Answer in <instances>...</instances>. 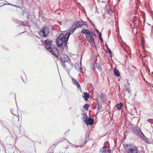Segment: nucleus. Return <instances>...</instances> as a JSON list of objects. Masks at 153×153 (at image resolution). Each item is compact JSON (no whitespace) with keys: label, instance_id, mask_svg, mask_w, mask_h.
<instances>
[{"label":"nucleus","instance_id":"obj_29","mask_svg":"<svg viewBox=\"0 0 153 153\" xmlns=\"http://www.w3.org/2000/svg\"><path fill=\"white\" fill-rule=\"evenodd\" d=\"M87 19H88V21L90 22V23L91 24V25L93 26L94 27L95 26V25L93 23V22H92L91 21L90 19L88 17L87 18Z\"/></svg>","mask_w":153,"mask_h":153},{"label":"nucleus","instance_id":"obj_15","mask_svg":"<svg viewBox=\"0 0 153 153\" xmlns=\"http://www.w3.org/2000/svg\"><path fill=\"white\" fill-rule=\"evenodd\" d=\"M106 146H104L103 147L100 149L99 151L100 153H105L106 152Z\"/></svg>","mask_w":153,"mask_h":153},{"label":"nucleus","instance_id":"obj_52","mask_svg":"<svg viewBox=\"0 0 153 153\" xmlns=\"http://www.w3.org/2000/svg\"><path fill=\"white\" fill-rule=\"evenodd\" d=\"M143 57L145 58V56H144Z\"/></svg>","mask_w":153,"mask_h":153},{"label":"nucleus","instance_id":"obj_8","mask_svg":"<svg viewBox=\"0 0 153 153\" xmlns=\"http://www.w3.org/2000/svg\"><path fill=\"white\" fill-rule=\"evenodd\" d=\"M71 80L73 83L81 91V89L80 84L79 82L77 81L73 77H72L71 78Z\"/></svg>","mask_w":153,"mask_h":153},{"label":"nucleus","instance_id":"obj_43","mask_svg":"<svg viewBox=\"0 0 153 153\" xmlns=\"http://www.w3.org/2000/svg\"><path fill=\"white\" fill-rule=\"evenodd\" d=\"M28 22H27L26 23V25L27 26H28L29 25V24L28 23Z\"/></svg>","mask_w":153,"mask_h":153},{"label":"nucleus","instance_id":"obj_35","mask_svg":"<svg viewBox=\"0 0 153 153\" xmlns=\"http://www.w3.org/2000/svg\"><path fill=\"white\" fill-rule=\"evenodd\" d=\"M107 152L108 153H111V150L110 149H108L106 150V152Z\"/></svg>","mask_w":153,"mask_h":153},{"label":"nucleus","instance_id":"obj_38","mask_svg":"<svg viewBox=\"0 0 153 153\" xmlns=\"http://www.w3.org/2000/svg\"><path fill=\"white\" fill-rule=\"evenodd\" d=\"M138 8H137V9L136 10L135 12L134 13V14L135 15H137V10H138Z\"/></svg>","mask_w":153,"mask_h":153},{"label":"nucleus","instance_id":"obj_55","mask_svg":"<svg viewBox=\"0 0 153 153\" xmlns=\"http://www.w3.org/2000/svg\"><path fill=\"white\" fill-rule=\"evenodd\" d=\"M110 101L109 102L110 103Z\"/></svg>","mask_w":153,"mask_h":153},{"label":"nucleus","instance_id":"obj_51","mask_svg":"<svg viewBox=\"0 0 153 153\" xmlns=\"http://www.w3.org/2000/svg\"><path fill=\"white\" fill-rule=\"evenodd\" d=\"M60 153H65L61 152H60Z\"/></svg>","mask_w":153,"mask_h":153},{"label":"nucleus","instance_id":"obj_26","mask_svg":"<svg viewBox=\"0 0 153 153\" xmlns=\"http://www.w3.org/2000/svg\"><path fill=\"white\" fill-rule=\"evenodd\" d=\"M64 140H60L59 142H57L56 143H55L54 144L53 146V147L54 148H55L56 146L59 144V143H61L63 141H64Z\"/></svg>","mask_w":153,"mask_h":153},{"label":"nucleus","instance_id":"obj_44","mask_svg":"<svg viewBox=\"0 0 153 153\" xmlns=\"http://www.w3.org/2000/svg\"><path fill=\"white\" fill-rule=\"evenodd\" d=\"M14 6L15 7H19V8H21V7H20V6H16V5H14Z\"/></svg>","mask_w":153,"mask_h":153},{"label":"nucleus","instance_id":"obj_16","mask_svg":"<svg viewBox=\"0 0 153 153\" xmlns=\"http://www.w3.org/2000/svg\"><path fill=\"white\" fill-rule=\"evenodd\" d=\"M81 32L83 33H85L88 35L90 34L91 32L87 29H83L82 30Z\"/></svg>","mask_w":153,"mask_h":153},{"label":"nucleus","instance_id":"obj_34","mask_svg":"<svg viewBox=\"0 0 153 153\" xmlns=\"http://www.w3.org/2000/svg\"><path fill=\"white\" fill-rule=\"evenodd\" d=\"M91 34L92 36L93 35L94 36H96V35L94 32H91Z\"/></svg>","mask_w":153,"mask_h":153},{"label":"nucleus","instance_id":"obj_13","mask_svg":"<svg viewBox=\"0 0 153 153\" xmlns=\"http://www.w3.org/2000/svg\"><path fill=\"white\" fill-rule=\"evenodd\" d=\"M82 97L85 100H87L89 97V94L87 92H84L83 94V95L82 96Z\"/></svg>","mask_w":153,"mask_h":153},{"label":"nucleus","instance_id":"obj_31","mask_svg":"<svg viewBox=\"0 0 153 153\" xmlns=\"http://www.w3.org/2000/svg\"><path fill=\"white\" fill-rule=\"evenodd\" d=\"M113 13V12L112 10H111L110 9H109L108 10H107V13L108 14H111Z\"/></svg>","mask_w":153,"mask_h":153},{"label":"nucleus","instance_id":"obj_20","mask_svg":"<svg viewBox=\"0 0 153 153\" xmlns=\"http://www.w3.org/2000/svg\"><path fill=\"white\" fill-rule=\"evenodd\" d=\"M88 138L89 137H88V136H86L85 140L84 141V143L81 144V146H80V147L81 148H82L83 146H84L86 143L88 141Z\"/></svg>","mask_w":153,"mask_h":153},{"label":"nucleus","instance_id":"obj_48","mask_svg":"<svg viewBox=\"0 0 153 153\" xmlns=\"http://www.w3.org/2000/svg\"><path fill=\"white\" fill-rule=\"evenodd\" d=\"M94 29H95V30L96 31V30H97V29L96 28H95Z\"/></svg>","mask_w":153,"mask_h":153},{"label":"nucleus","instance_id":"obj_17","mask_svg":"<svg viewBox=\"0 0 153 153\" xmlns=\"http://www.w3.org/2000/svg\"><path fill=\"white\" fill-rule=\"evenodd\" d=\"M143 136L142 135L140 138H141L146 143H149V140L147 139V138L145 136L144 134H143Z\"/></svg>","mask_w":153,"mask_h":153},{"label":"nucleus","instance_id":"obj_32","mask_svg":"<svg viewBox=\"0 0 153 153\" xmlns=\"http://www.w3.org/2000/svg\"><path fill=\"white\" fill-rule=\"evenodd\" d=\"M87 22H86L83 21L82 20V26L84 25H87Z\"/></svg>","mask_w":153,"mask_h":153},{"label":"nucleus","instance_id":"obj_39","mask_svg":"<svg viewBox=\"0 0 153 153\" xmlns=\"http://www.w3.org/2000/svg\"><path fill=\"white\" fill-rule=\"evenodd\" d=\"M98 35H99V38H100V37H102V34H101V33H99L98 34Z\"/></svg>","mask_w":153,"mask_h":153},{"label":"nucleus","instance_id":"obj_53","mask_svg":"<svg viewBox=\"0 0 153 153\" xmlns=\"http://www.w3.org/2000/svg\"><path fill=\"white\" fill-rule=\"evenodd\" d=\"M141 75H143V74L141 73Z\"/></svg>","mask_w":153,"mask_h":153},{"label":"nucleus","instance_id":"obj_10","mask_svg":"<svg viewBox=\"0 0 153 153\" xmlns=\"http://www.w3.org/2000/svg\"><path fill=\"white\" fill-rule=\"evenodd\" d=\"M74 31L71 27L69 28V31L65 34V36L67 37V40H68L71 34L73 33Z\"/></svg>","mask_w":153,"mask_h":153},{"label":"nucleus","instance_id":"obj_54","mask_svg":"<svg viewBox=\"0 0 153 153\" xmlns=\"http://www.w3.org/2000/svg\"><path fill=\"white\" fill-rule=\"evenodd\" d=\"M110 101L109 102L110 103Z\"/></svg>","mask_w":153,"mask_h":153},{"label":"nucleus","instance_id":"obj_4","mask_svg":"<svg viewBox=\"0 0 153 153\" xmlns=\"http://www.w3.org/2000/svg\"><path fill=\"white\" fill-rule=\"evenodd\" d=\"M125 146L127 147L126 151L127 153H138V149L137 146L134 145L126 144Z\"/></svg>","mask_w":153,"mask_h":153},{"label":"nucleus","instance_id":"obj_6","mask_svg":"<svg viewBox=\"0 0 153 153\" xmlns=\"http://www.w3.org/2000/svg\"><path fill=\"white\" fill-rule=\"evenodd\" d=\"M132 132L136 136H138L140 137L143 135V134L142 132L141 131L140 129L138 127H135L134 128L132 129Z\"/></svg>","mask_w":153,"mask_h":153},{"label":"nucleus","instance_id":"obj_11","mask_svg":"<svg viewBox=\"0 0 153 153\" xmlns=\"http://www.w3.org/2000/svg\"><path fill=\"white\" fill-rule=\"evenodd\" d=\"M81 66V63L80 62V67ZM75 67L76 69L79 70L80 71V72H81L82 74H83V72L82 71L81 68V67H79V65L78 63H76L75 65Z\"/></svg>","mask_w":153,"mask_h":153},{"label":"nucleus","instance_id":"obj_2","mask_svg":"<svg viewBox=\"0 0 153 153\" xmlns=\"http://www.w3.org/2000/svg\"><path fill=\"white\" fill-rule=\"evenodd\" d=\"M57 59H59L60 62L62 67L66 69V66L65 62H68V64L71 65V67L72 68L73 64L70 61V58L68 56L65 54L62 53L59 54V57L58 56V59L56 57Z\"/></svg>","mask_w":153,"mask_h":153},{"label":"nucleus","instance_id":"obj_7","mask_svg":"<svg viewBox=\"0 0 153 153\" xmlns=\"http://www.w3.org/2000/svg\"><path fill=\"white\" fill-rule=\"evenodd\" d=\"M85 36L87 39L88 41L90 43H94V39L93 36L90 34L87 36L86 35H85Z\"/></svg>","mask_w":153,"mask_h":153},{"label":"nucleus","instance_id":"obj_50","mask_svg":"<svg viewBox=\"0 0 153 153\" xmlns=\"http://www.w3.org/2000/svg\"><path fill=\"white\" fill-rule=\"evenodd\" d=\"M62 49H64V47H63H63H62Z\"/></svg>","mask_w":153,"mask_h":153},{"label":"nucleus","instance_id":"obj_33","mask_svg":"<svg viewBox=\"0 0 153 153\" xmlns=\"http://www.w3.org/2000/svg\"><path fill=\"white\" fill-rule=\"evenodd\" d=\"M20 24L21 25H22L23 26H26V25L25 24L23 21H21L20 22Z\"/></svg>","mask_w":153,"mask_h":153},{"label":"nucleus","instance_id":"obj_12","mask_svg":"<svg viewBox=\"0 0 153 153\" xmlns=\"http://www.w3.org/2000/svg\"><path fill=\"white\" fill-rule=\"evenodd\" d=\"M114 74L116 76L118 77H119L120 76V74L118 71L117 70V69L116 68H114Z\"/></svg>","mask_w":153,"mask_h":153},{"label":"nucleus","instance_id":"obj_30","mask_svg":"<svg viewBox=\"0 0 153 153\" xmlns=\"http://www.w3.org/2000/svg\"><path fill=\"white\" fill-rule=\"evenodd\" d=\"M83 114L84 116V117H83V118L85 119L84 121L85 122L88 119V117L87 115L85 114Z\"/></svg>","mask_w":153,"mask_h":153},{"label":"nucleus","instance_id":"obj_46","mask_svg":"<svg viewBox=\"0 0 153 153\" xmlns=\"http://www.w3.org/2000/svg\"><path fill=\"white\" fill-rule=\"evenodd\" d=\"M68 132H68V131H67L65 132V134H66L67 133V134H68Z\"/></svg>","mask_w":153,"mask_h":153},{"label":"nucleus","instance_id":"obj_41","mask_svg":"<svg viewBox=\"0 0 153 153\" xmlns=\"http://www.w3.org/2000/svg\"><path fill=\"white\" fill-rule=\"evenodd\" d=\"M96 102H97V103L98 106H99V103H98V100L97 99L96 100Z\"/></svg>","mask_w":153,"mask_h":153},{"label":"nucleus","instance_id":"obj_27","mask_svg":"<svg viewBox=\"0 0 153 153\" xmlns=\"http://www.w3.org/2000/svg\"><path fill=\"white\" fill-rule=\"evenodd\" d=\"M64 139L65 140H67V141L69 143H70V144H71V145H72V146H73V147H75L76 148H77V147H78V146H80H80H81V145H79V146H77V145H76L73 144H72V143H70L68 140H66V139Z\"/></svg>","mask_w":153,"mask_h":153},{"label":"nucleus","instance_id":"obj_36","mask_svg":"<svg viewBox=\"0 0 153 153\" xmlns=\"http://www.w3.org/2000/svg\"><path fill=\"white\" fill-rule=\"evenodd\" d=\"M135 1L136 5L140 2V1L139 0H136Z\"/></svg>","mask_w":153,"mask_h":153},{"label":"nucleus","instance_id":"obj_28","mask_svg":"<svg viewBox=\"0 0 153 153\" xmlns=\"http://www.w3.org/2000/svg\"><path fill=\"white\" fill-rule=\"evenodd\" d=\"M141 45H144L145 44V40L143 36L141 37Z\"/></svg>","mask_w":153,"mask_h":153},{"label":"nucleus","instance_id":"obj_1","mask_svg":"<svg viewBox=\"0 0 153 153\" xmlns=\"http://www.w3.org/2000/svg\"><path fill=\"white\" fill-rule=\"evenodd\" d=\"M53 41L49 39H47L45 41V47L49 52H50L53 55L58 59L59 55V51L58 49L54 47L52 45Z\"/></svg>","mask_w":153,"mask_h":153},{"label":"nucleus","instance_id":"obj_21","mask_svg":"<svg viewBox=\"0 0 153 153\" xmlns=\"http://www.w3.org/2000/svg\"><path fill=\"white\" fill-rule=\"evenodd\" d=\"M105 94L104 93H102L101 94L100 96V99L102 101H104L105 100Z\"/></svg>","mask_w":153,"mask_h":153},{"label":"nucleus","instance_id":"obj_18","mask_svg":"<svg viewBox=\"0 0 153 153\" xmlns=\"http://www.w3.org/2000/svg\"><path fill=\"white\" fill-rule=\"evenodd\" d=\"M127 82L128 83V85H126L125 86V87L126 88V91H127L128 93H129L131 91L130 88L129 86L130 83H128V81Z\"/></svg>","mask_w":153,"mask_h":153},{"label":"nucleus","instance_id":"obj_49","mask_svg":"<svg viewBox=\"0 0 153 153\" xmlns=\"http://www.w3.org/2000/svg\"><path fill=\"white\" fill-rule=\"evenodd\" d=\"M25 32V31L23 32H21V33H23L24 32Z\"/></svg>","mask_w":153,"mask_h":153},{"label":"nucleus","instance_id":"obj_45","mask_svg":"<svg viewBox=\"0 0 153 153\" xmlns=\"http://www.w3.org/2000/svg\"><path fill=\"white\" fill-rule=\"evenodd\" d=\"M97 32V33L98 34L99 33H100V31L98 30H96V31Z\"/></svg>","mask_w":153,"mask_h":153},{"label":"nucleus","instance_id":"obj_47","mask_svg":"<svg viewBox=\"0 0 153 153\" xmlns=\"http://www.w3.org/2000/svg\"><path fill=\"white\" fill-rule=\"evenodd\" d=\"M9 5H12V6H14V5H13L12 4H10Z\"/></svg>","mask_w":153,"mask_h":153},{"label":"nucleus","instance_id":"obj_3","mask_svg":"<svg viewBox=\"0 0 153 153\" xmlns=\"http://www.w3.org/2000/svg\"><path fill=\"white\" fill-rule=\"evenodd\" d=\"M67 39V37L64 33L60 34L56 40L57 46L60 47L62 46L64 43V46L66 48H68L67 42L68 40Z\"/></svg>","mask_w":153,"mask_h":153},{"label":"nucleus","instance_id":"obj_25","mask_svg":"<svg viewBox=\"0 0 153 153\" xmlns=\"http://www.w3.org/2000/svg\"><path fill=\"white\" fill-rule=\"evenodd\" d=\"M106 48L107 49V50L108 53L109 54H112V52H111V50L110 49L108 48V45L107 44H106Z\"/></svg>","mask_w":153,"mask_h":153},{"label":"nucleus","instance_id":"obj_40","mask_svg":"<svg viewBox=\"0 0 153 153\" xmlns=\"http://www.w3.org/2000/svg\"><path fill=\"white\" fill-rule=\"evenodd\" d=\"M142 45V48L143 50H145V47L144 46V45Z\"/></svg>","mask_w":153,"mask_h":153},{"label":"nucleus","instance_id":"obj_42","mask_svg":"<svg viewBox=\"0 0 153 153\" xmlns=\"http://www.w3.org/2000/svg\"><path fill=\"white\" fill-rule=\"evenodd\" d=\"M98 111H99L100 110H101V108L100 107L99 105L98 106Z\"/></svg>","mask_w":153,"mask_h":153},{"label":"nucleus","instance_id":"obj_9","mask_svg":"<svg viewBox=\"0 0 153 153\" xmlns=\"http://www.w3.org/2000/svg\"><path fill=\"white\" fill-rule=\"evenodd\" d=\"M87 125L88 124L92 126L94 122V119L91 117H89L87 120L85 121Z\"/></svg>","mask_w":153,"mask_h":153},{"label":"nucleus","instance_id":"obj_22","mask_svg":"<svg viewBox=\"0 0 153 153\" xmlns=\"http://www.w3.org/2000/svg\"><path fill=\"white\" fill-rule=\"evenodd\" d=\"M96 66L97 67V70H99L100 72L102 71V68L101 67V66L100 65V64L98 63H97L96 64Z\"/></svg>","mask_w":153,"mask_h":153},{"label":"nucleus","instance_id":"obj_5","mask_svg":"<svg viewBox=\"0 0 153 153\" xmlns=\"http://www.w3.org/2000/svg\"><path fill=\"white\" fill-rule=\"evenodd\" d=\"M49 29L47 26H44L41 28L39 32L40 36L44 38L46 37L49 34Z\"/></svg>","mask_w":153,"mask_h":153},{"label":"nucleus","instance_id":"obj_19","mask_svg":"<svg viewBox=\"0 0 153 153\" xmlns=\"http://www.w3.org/2000/svg\"><path fill=\"white\" fill-rule=\"evenodd\" d=\"M123 106V105L122 103L120 102V103H117V110H120L121 108Z\"/></svg>","mask_w":153,"mask_h":153},{"label":"nucleus","instance_id":"obj_37","mask_svg":"<svg viewBox=\"0 0 153 153\" xmlns=\"http://www.w3.org/2000/svg\"><path fill=\"white\" fill-rule=\"evenodd\" d=\"M99 39H100V41L101 42H103V40L102 37L100 38Z\"/></svg>","mask_w":153,"mask_h":153},{"label":"nucleus","instance_id":"obj_23","mask_svg":"<svg viewBox=\"0 0 153 153\" xmlns=\"http://www.w3.org/2000/svg\"><path fill=\"white\" fill-rule=\"evenodd\" d=\"M75 22L77 23V24L79 27H81L82 26V20H81V21H78Z\"/></svg>","mask_w":153,"mask_h":153},{"label":"nucleus","instance_id":"obj_24","mask_svg":"<svg viewBox=\"0 0 153 153\" xmlns=\"http://www.w3.org/2000/svg\"><path fill=\"white\" fill-rule=\"evenodd\" d=\"M89 105L88 104H85L83 106V108L85 109L86 110H88V108L89 107Z\"/></svg>","mask_w":153,"mask_h":153},{"label":"nucleus","instance_id":"obj_14","mask_svg":"<svg viewBox=\"0 0 153 153\" xmlns=\"http://www.w3.org/2000/svg\"><path fill=\"white\" fill-rule=\"evenodd\" d=\"M77 24V23L75 22L72 25V29H73L74 30L79 27Z\"/></svg>","mask_w":153,"mask_h":153}]
</instances>
